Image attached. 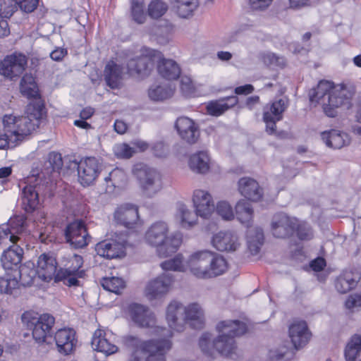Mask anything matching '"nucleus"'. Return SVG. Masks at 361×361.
I'll use <instances>...</instances> for the list:
<instances>
[{"instance_id":"obj_27","label":"nucleus","mask_w":361,"mask_h":361,"mask_svg":"<svg viewBox=\"0 0 361 361\" xmlns=\"http://www.w3.org/2000/svg\"><path fill=\"white\" fill-rule=\"evenodd\" d=\"M58 351L63 355L70 354L74 346L75 331L71 329L58 330L54 336Z\"/></svg>"},{"instance_id":"obj_8","label":"nucleus","mask_w":361,"mask_h":361,"mask_svg":"<svg viewBox=\"0 0 361 361\" xmlns=\"http://www.w3.org/2000/svg\"><path fill=\"white\" fill-rule=\"evenodd\" d=\"M289 101L287 97L276 99L264 107L263 120L266 123L267 131L272 134L276 131V122L283 118V114L287 109Z\"/></svg>"},{"instance_id":"obj_2","label":"nucleus","mask_w":361,"mask_h":361,"mask_svg":"<svg viewBox=\"0 0 361 361\" xmlns=\"http://www.w3.org/2000/svg\"><path fill=\"white\" fill-rule=\"evenodd\" d=\"M169 227L164 221L153 224L145 234L147 242L157 247V253L161 257H167L176 252L182 243V235L176 233L169 237Z\"/></svg>"},{"instance_id":"obj_16","label":"nucleus","mask_w":361,"mask_h":361,"mask_svg":"<svg viewBox=\"0 0 361 361\" xmlns=\"http://www.w3.org/2000/svg\"><path fill=\"white\" fill-rule=\"evenodd\" d=\"M38 276L44 281H49L57 278V262L56 257L51 253H43L37 260Z\"/></svg>"},{"instance_id":"obj_50","label":"nucleus","mask_w":361,"mask_h":361,"mask_svg":"<svg viewBox=\"0 0 361 361\" xmlns=\"http://www.w3.org/2000/svg\"><path fill=\"white\" fill-rule=\"evenodd\" d=\"M178 213L181 219V224L183 227H190L195 224L197 216V214L190 211L185 204H180L178 206Z\"/></svg>"},{"instance_id":"obj_61","label":"nucleus","mask_w":361,"mask_h":361,"mask_svg":"<svg viewBox=\"0 0 361 361\" xmlns=\"http://www.w3.org/2000/svg\"><path fill=\"white\" fill-rule=\"evenodd\" d=\"M180 90L183 94L186 97H189L193 93V85L190 78L187 76L181 77Z\"/></svg>"},{"instance_id":"obj_4","label":"nucleus","mask_w":361,"mask_h":361,"mask_svg":"<svg viewBox=\"0 0 361 361\" xmlns=\"http://www.w3.org/2000/svg\"><path fill=\"white\" fill-rule=\"evenodd\" d=\"M23 324L32 331V338L37 343H51V330L55 323L54 317L49 314L39 315L38 313L28 311L22 314Z\"/></svg>"},{"instance_id":"obj_6","label":"nucleus","mask_w":361,"mask_h":361,"mask_svg":"<svg viewBox=\"0 0 361 361\" xmlns=\"http://www.w3.org/2000/svg\"><path fill=\"white\" fill-rule=\"evenodd\" d=\"M161 59V51L155 49H145L140 56L128 61L127 63L128 73L130 75L147 76L153 70L154 64Z\"/></svg>"},{"instance_id":"obj_9","label":"nucleus","mask_w":361,"mask_h":361,"mask_svg":"<svg viewBox=\"0 0 361 361\" xmlns=\"http://www.w3.org/2000/svg\"><path fill=\"white\" fill-rule=\"evenodd\" d=\"M64 235L66 242L75 249L86 247L91 239L82 221L70 223L64 231Z\"/></svg>"},{"instance_id":"obj_32","label":"nucleus","mask_w":361,"mask_h":361,"mask_svg":"<svg viewBox=\"0 0 361 361\" xmlns=\"http://www.w3.org/2000/svg\"><path fill=\"white\" fill-rule=\"evenodd\" d=\"M157 71L159 74L164 78L171 80H176L180 75V68L179 65L172 59H166L163 57L157 62Z\"/></svg>"},{"instance_id":"obj_62","label":"nucleus","mask_w":361,"mask_h":361,"mask_svg":"<svg viewBox=\"0 0 361 361\" xmlns=\"http://www.w3.org/2000/svg\"><path fill=\"white\" fill-rule=\"evenodd\" d=\"M345 306L350 310L361 307V295L358 294L350 295L345 300Z\"/></svg>"},{"instance_id":"obj_44","label":"nucleus","mask_w":361,"mask_h":361,"mask_svg":"<svg viewBox=\"0 0 361 361\" xmlns=\"http://www.w3.org/2000/svg\"><path fill=\"white\" fill-rule=\"evenodd\" d=\"M63 165V161L61 154L55 152H50L48 159L44 164V170L47 171L45 173H59V171L62 169Z\"/></svg>"},{"instance_id":"obj_37","label":"nucleus","mask_w":361,"mask_h":361,"mask_svg":"<svg viewBox=\"0 0 361 361\" xmlns=\"http://www.w3.org/2000/svg\"><path fill=\"white\" fill-rule=\"evenodd\" d=\"M20 90L23 96L28 99H32L30 102H34L35 99H42L38 93V88L35 78L31 75L25 74L22 78L20 83Z\"/></svg>"},{"instance_id":"obj_49","label":"nucleus","mask_w":361,"mask_h":361,"mask_svg":"<svg viewBox=\"0 0 361 361\" xmlns=\"http://www.w3.org/2000/svg\"><path fill=\"white\" fill-rule=\"evenodd\" d=\"M168 5L161 0H152L148 5V15L154 19H158L165 14Z\"/></svg>"},{"instance_id":"obj_33","label":"nucleus","mask_w":361,"mask_h":361,"mask_svg":"<svg viewBox=\"0 0 361 361\" xmlns=\"http://www.w3.org/2000/svg\"><path fill=\"white\" fill-rule=\"evenodd\" d=\"M123 68L114 63L109 61L105 66L104 71V80L106 85L111 89L118 88L123 78Z\"/></svg>"},{"instance_id":"obj_15","label":"nucleus","mask_w":361,"mask_h":361,"mask_svg":"<svg viewBox=\"0 0 361 361\" xmlns=\"http://www.w3.org/2000/svg\"><path fill=\"white\" fill-rule=\"evenodd\" d=\"M175 128L180 138L190 145L196 143L200 138V131L198 126L188 117L177 118Z\"/></svg>"},{"instance_id":"obj_22","label":"nucleus","mask_w":361,"mask_h":361,"mask_svg":"<svg viewBox=\"0 0 361 361\" xmlns=\"http://www.w3.org/2000/svg\"><path fill=\"white\" fill-rule=\"evenodd\" d=\"M295 223L285 214H276L272 219L271 231L273 235L279 238H285L293 234Z\"/></svg>"},{"instance_id":"obj_42","label":"nucleus","mask_w":361,"mask_h":361,"mask_svg":"<svg viewBox=\"0 0 361 361\" xmlns=\"http://www.w3.org/2000/svg\"><path fill=\"white\" fill-rule=\"evenodd\" d=\"M173 7L181 18L191 16L197 7L196 0H173Z\"/></svg>"},{"instance_id":"obj_56","label":"nucleus","mask_w":361,"mask_h":361,"mask_svg":"<svg viewBox=\"0 0 361 361\" xmlns=\"http://www.w3.org/2000/svg\"><path fill=\"white\" fill-rule=\"evenodd\" d=\"M16 11L15 0H0V16L10 18Z\"/></svg>"},{"instance_id":"obj_53","label":"nucleus","mask_w":361,"mask_h":361,"mask_svg":"<svg viewBox=\"0 0 361 361\" xmlns=\"http://www.w3.org/2000/svg\"><path fill=\"white\" fill-rule=\"evenodd\" d=\"M104 179L106 183L111 181L114 187H118L121 183L126 181V176L123 171L116 169L110 172L109 176Z\"/></svg>"},{"instance_id":"obj_1","label":"nucleus","mask_w":361,"mask_h":361,"mask_svg":"<svg viewBox=\"0 0 361 361\" xmlns=\"http://www.w3.org/2000/svg\"><path fill=\"white\" fill-rule=\"evenodd\" d=\"M45 115L43 101L35 99L27 105L24 116L5 115L3 118L4 130L10 133L14 142L19 144L39 127L40 120Z\"/></svg>"},{"instance_id":"obj_57","label":"nucleus","mask_w":361,"mask_h":361,"mask_svg":"<svg viewBox=\"0 0 361 361\" xmlns=\"http://www.w3.org/2000/svg\"><path fill=\"white\" fill-rule=\"evenodd\" d=\"M227 109L224 100L212 102L207 106V111L212 116H219L224 113Z\"/></svg>"},{"instance_id":"obj_43","label":"nucleus","mask_w":361,"mask_h":361,"mask_svg":"<svg viewBox=\"0 0 361 361\" xmlns=\"http://www.w3.org/2000/svg\"><path fill=\"white\" fill-rule=\"evenodd\" d=\"M14 271L18 272L20 282L23 286H31L34 282L35 276L38 275L37 269L27 265H20Z\"/></svg>"},{"instance_id":"obj_17","label":"nucleus","mask_w":361,"mask_h":361,"mask_svg":"<svg viewBox=\"0 0 361 361\" xmlns=\"http://www.w3.org/2000/svg\"><path fill=\"white\" fill-rule=\"evenodd\" d=\"M26 230V219L23 216H16L11 218L7 224V227L4 229V235H0V249L5 240L16 243L20 239L18 236Z\"/></svg>"},{"instance_id":"obj_60","label":"nucleus","mask_w":361,"mask_h":361,"mask_svg":"<svg viewBox=\"0 0 361 361\" xmlns=\"http://www.w3.org/2000/svg\"><path fill=\"white\" fill-rule=\"evenodd\" d=\"M115 154L121 158H130L133 156L134 150L127 144L118 145L114 149Z\"/></svg>"},{"instance_id":"obj_45","label":"nucleus","mask_w":361,"mask_h":361,"mask_svg":"<svg viewBox=\"0 0 361 361\" xmlns=\"http://www.w3.org/2000/svg\"><path fill=\"white\" fill-rule=\"evenodd\" d=\"M101 285L104 289L116 294H119L121 291L125 288L126 282L121 278L113 276L104 278L101 282Z\"/></svg>"},{"instance_id":"obj_14","label":"nucleus","mask_w":361,"mask_h":361,"mask_svg":"<svg viewBox=\"0 0 361 361\" xmlns=\"http://www.w3.org/2000/svg\"><path fill=\"white\" fill-rule=\"evenodd\" d=\"M211 251L202 250L192 254L188 265L191 273L201 279H208Z\"/></svg>"},{"instance_id":"obj_30","label":"nucleus","mask_w":361,"mask_h":361,"mask_svg":"<svg viewBox=\"0 0 361 361\" xmlns=\"http://www.w3.org/2000/svg\"><path fill=\"white\" fill-rule=\"evenodd\" d=\"M321 137L326 146L334 149H341L350 143L348 135L336 129L322 132Z\"/></svg>"},{"instance_id":"obj_40","label":"nucleus","mask_w":361,"mask_h":361,"mask_svg":"<svg viewBox=\"0 0 361 361\" xmlns=\"http://www.w3.org/2000/svg\"><path fill=\"white\" fill-rule=\"evenodd\" d=\"M253 209L250 202L245 200H239L235 205L236 217L243 224L248 227L253 218Z\"/></svg>"},{"instance_id":"obj_20","label":"nucleus","mask_w":361,"mask_h":361,"mask_svg":"<svg viewBox=\"0 0 361 361\" xmlns=\"http://www.w3.org/2000/svg\"><path fill=\"white\" fill-rule=\"evenodd\" d=\"M192 200L195 212L200 217L207 219L214 210V204L212 196L205 190H195Z\"/></svg>"},{"instance_id":"obj_35","label":"nucleus","mask_w":361,"mask_h":361,"mask_svg":"<svg viewBox=\"0 0 361 361\" xmlns=\"http://www.w3.org/2000/svg\"><path fill=\"white\" fill-rule=\"evenodd\" d=\"M190 169L196 173L205 174L209 170V157L207 152L192 154L189 159Z\"/></svg>"},{"instance_id":"obj_21","label":"nucleus","mask_w":361,"mask_h":361,"mask_svg":"<svg viewBox=\"0 0 361 361\" xmlns=\"http://www.w3.org/2000/svg\"><path fill=\"white\" fill-rule=\"evenodd\" d=\"M212 243L220 252H234L240 246L238 236L231 231H220L215 234Z\"/></svg>"},{"instance_id":"obj_3","label":"nucleus","mask_w":361,"mask_h":361,"mask_svg":"<svg viewBox=\"0 0 361 361\" xmlns=\"http://www.w3.org/2000/svg\"><path fill=\"white\" fill-rule=\"evenodd\" d=\"M219 336L212 341V346L220 354L228 356L234 353L236 345L234 338L247 331L246 324L239 320H226L218 324Z\"/></svg>"},{"instance_id":"obj_19","label":"nucleus","mask_w":361,"mask_h":361,"mask_svg":"<svg viewBox=\"0 0 361 361\" xmlns=\"http://www.w3.org/2000/svg\"><path fill=\"white\" fill-rule=\"evenodd\" d=\"M185 307L178 301H172L166 310V319L169 327L178 332L184 329L185 317H184Z\"/></svg>"},{"instance_id":"obj_38","label":"nucleus","mask_w":361,"mask_h":361,"mask_svg":"<svg viewBox=\"0 0 361 361\" xmlns=\"http://www.w3.org/2000/svg\"><path fill=\"white\" fill-rule=\"evenodd\" d=\"M184 317H185V323L189 322L194 329L203 327V313L199 305L192 304L185 307Z\"/></svg>"},{"instance_id":"obj_52","label":"nucleus","mask_w":361,"mask_h":361,"mask_svg":"<svg viewBox=\"0 0 361 361\" xmlns=\"http://www.w3.org/2000/svg\"><path fill=\"white\" fill-rule=\"evenodd\" d=\"M164 270L183 271V257L180 255H176L173 259L166 260L161 264Z\"/></svg>"},{"instance_id":"obj_47","label":"nucleus","mask_w":361,"mask_h":361,"mask_svg":"<svg viewBox=\"0 0 361 361\" xmlns=\"http://www.w3.org/2000/svg\"><path fill=\"white\" fill-rule=\"evenodd\" d=\"M130 4L132 19L138 24H143L147 19L143 1L141 0H130Z\"/></svg>"},{"instance_id":"obj_23","label":"nucleus","mask_w":361,"mask_h":361,"mask_svg":"<svg viewBox=\"0 0 361 361\" xmlns=\"http://www.w3.org/2000/svg\"><path fill=\"white\" fill-rule=\"evenodd\" d=\"M289 336L295 350L305 346L311 337L305 322L300 321L293 323L289 327Z\"/></svg>"},{"instance_id":"obj_31","label":"nucleus","mask_w":361,"mask_h":361,"mask_svg":"<svg viewBox=\"0 0 361 361\" xmlns=\"http://www.w3.org/2000/svg\"><path fill=\"white\" fill-rule=\"evenodd\" d=\"M106 336L104 331L96 330L92 338V347L94 350L104 353L106 355H112L118 351V347L111 343Z\"/></svg>"},{"instance_id":"obj_29","label":"nucleus","mask_w":361,"mask_h":361,"mask_svg":"<svg viewBox=\"0 0 361 361\" xmlns=\"http://www.w3.org/2000/svg\"><path fill=\"white\" fill-rule=\"evenodd\" d=\"M42 185L39 184L27 185L22 190V202L27 212H32L39 205V192Z\"/></svg>"},{"instance_id":"obj_41","label":"nucleus","mask_w":361,"mask_h":361,"mask_svg":"<svg viewBox=\"0 0 361 361\" xmlns=\"http://www.w3.org/2000/svg\"><path fill=\"white\" fill-rule=\"evenodd\" d=\"M208 279L223 274L227 269V262L220 255L211 252Z\"/></svg>"},{"instance_id":"obj_34","label":"nucleus","mask_w":361,"mask_h":361,"mask_svg":"<svg viewBox=\"0 0 361 361\" xmlns=\"http://www.w3.org/2000/svg\"><path fill=\"white\" fill-rule=\"evenodd\" d=\"M82 264V257L78 255H73L70 257L68 264H65L66 268L60 269L58 271L57 278L61 279L71 274H75L79 277H83L85 271L80 270Z\"/></svg>"},{"instance_id":"obj_39","label":"nucleus","mask_w":361,"mask_h":361,"mask_svg":"<svg viewBox=\"0 0 361 361\" xmlns=\"http://www.w3.org/2000/svg\"><path fill=\"white\" fill-rule=\"evenodd\" d=\"M334 87L335 86H333V84L329 81H320L316 88H313L310 91L309 97L310 102H315L322 104L323 102L325 100V97H327L329 92H331Z\"/></svg>"},{"instance_id":"obj_36","label":"nucleus","mask_w":361,"mask_h":361,"mask_svg":"<svg viewBox=\"0 0 361 361\" xmlns=\"http://www.w3.org/2000/svg\"><path fill=\"white\" fill-rule=\"evenodd\" d=\"M264 243V233L261 228H250L247 231V249L252 255L259 252Z\"/></svg>"},{"instance_id":"obj_25","label":"nucleus","mask_w":361,"mask_h":361,"mask_svg":"<svg viewBox=\"0 0 361 361\" xmlns=\"http://www.w3.org/2000/svg\"><path fill=\"white\" fill-rule=\"evenodd\" d=\"M238 184L240 193L247 200L257 202L262 197V188L255 180L243 177L238 180Z\"/></svg>"},{"instance_id":"obj_59","label":"nucleus","mask_w":361,"mask_h":361,"mask_svg":"<svg viewBox=\"0 0 361 361\" xmlns=\"http://www.w3.org/2000/svg\"><path fill=\"white\" fill-rule=\"evenodd\" d=\"M17 5L25 13L32 12L37 6L39 0H15Z\"/></svg>"},{"instance_id":"obj_5","label":"nucleus","mask_w":361,"mask_h":361,"mask_svg":"<svg viewBox=\"0 0 361 361\" xmlns=\"http://www.w3.org/2000/svg\"><path fill=\"white\" fill-rule=\"evenodd\" d=\"M133 173L145 196L152 197L161 190V177L156 169L143 164H137L134 166Z\"/></svg>"},{"instance_id":"obj_54","label":"nucleus","mask_w":361,"mask_h":361,"mask_svg":"<svg viewBox=\"0 0 361 361\" xmlns=\"http://www.w3.org/2000/svg\"><path fill=\"white\" fill-rule=\"evenodd\" d=\"M216 212L224 220H231L234 218V214L231 206L225 201L219 202L216 206Z\"/></svg>"},{"instance_id":"obj_26","label":"nucleus","mask_w":361,"mask_h":361,"mask_svg":"<svg viewBox=\"0 0 361 361\" xmlns=\"http://www.w3.org/2000/svg\"><path fill=\"white\" fill-rule=\"evenodd\" d=\"M130 312L133 321L142 327H152L155 324L154 315L146 307L133 304L130 306Z\"/></svg>"},{"instance_id":"obj_12","label":"nucleus","mask_w":361,"mask_h":361,"mask_svg":"<svg viewBox=\"0 0 361 361\" xmlns=\"http://www.w3.org/2000/svg\"><path fill=\"white\" fill-rule=\"evenodd\" d=\"M171 348V342L165 338L144 341L145 361H166L165 354Z\"/></svg>"},{"instance_id":"obj_48","label":"nucleus","mask_w":361,"mask_h":361,"mask_svg":"<svg viewBox=\"0 0 361 361\" xmlns=\"http://www.w3.org/2000/svg\"><path fill=\"white\" fill-rule=\"evenodd\" d=\"M173 94V90L168 86L157 85L149 90V97L154 101L166 99Z\"/></svg>"},{"instance_id":"obj_7","label":"nucleus","mask_w":361,"mask_h":361,"mask_svg":"<svg viewBox=\"0 0 361 361\" xmlns=\"http://www.w3.org/2000/svg\"><path fill=\"white\" fill-rule=\"evenodd\" d=\"M72 169H77L78 180L83 186H88L92 184L98 177L102 166L95 157H86L79 162L74 160L69 166Z\"/></svg>"},{"instance_id":"obj_55","label":"nucleus","mask_w":361,"mask_h":361,"mask_svg":"<svg viewBox=\"0 0 361 361\" xmlns=\"http://www.w3.org/2000/svg\"><path fill=\"white\" fill-rule=\"evenodd\" d=\"M199 345L204 354L208 356L213 355L215 348L212 346V343H211V335L209 334L204 333L202 334L200 338Z\"/></svg>"},{"instance_id":"obj_64","label":"nucleus","mask_w":361,"mask_h":361,"mask_svg":"<svg viewBox=\"0 0 361 361\" xmlns=\"http://www.w3.org/2000/svg\"><path fill=\"white\" fill-rule=\"evenodd\" d=\"M288 353V348L284 345L276 350H271L269 356L271 360L277 361L285 357Z\"/></svg>"},{"instance_id":"obj_11","label":"nucleus","mask_w":361,"mask_h":361,"mask_svg":"<svg viewBox=\"0 0 361 361\" xmlns=\"http://www.w3.org/2000/svg\"><path fill=\"white\" fill-rule=\"evenodd\" d=\"M27 60L22 54L7 56L0 63V74L6 78L13 79L19 77L25 71Z\"/></svg>"},{"instance_id":"obj_10","label":"nucleus","mask_w":361,"mask_h":361,"mask_svg":"<svg viewBox=\"0 0 361 361\" xmlns=\"http://www.w3.org/2000/svg\"><path fill=\"white\" fill-rule=\"evenodd\" d=\"M350 97L351 94L345 87H334L329 92V95L327 97H325V100L322 104L325 114L329 117H335L336 116V109L345 104H348Z\"/></svg>"},{"instance_id":"obj_63","label":"nucleus","mask_w":361,"mask_h":361,"mask_svg":"<svg viewBox=\"0 0 361 361\" xmlns=\"http://www.w3.org/2000/svg\"><path fill=\"white\" fill-rule=\"evenodd\" d=\"M262 60L267 65L283 66L284 64L283 59L277 56L273 53L264 54L262 56Z\"/></svg>"},{"instance_id":"obj_51","label":"nucleus","mask_w":361,"mask_h":361,"mask_svg":"<svg viewBox=\"0 0 361 361\" xmlns=\"http://www.w3.org/2000/svg\"><path fill=\"white\" fill-rule=\"evenodd\" d=\"M18 286V281L16 279L11 277H0V293L12 294L13 290L16 289Z\"/></svg>"},{"instance_id":"obj_13","label":"nucleus","mask_w":361,"mask_h":361,"mask_svg":"<svg viewBox=\"0 0 361 361\" xmlns=\"http://www.w3.org/2000/svg\"><path fill=\"white\" fill-rule=\"evenodd\" d=\"M126 243V238H121L118 241L114 239L105 240L96 245L95 250L98 255L106 259L120 258L125 255Z\"/></svg>"},{"instance_id":"obj_24","label":"nucleus","mask_w":361,"mask_h":361,"mask_svg":"<svg viewBox=\"0 0 361 361\" xmlns=\"http://www.w3.org/2000/svg\"><path fill=\"white\" fill-rule=\"evenodd\" d=\"M114 219L125 227L132 228L139 219L138 208L130 204L121 205L114 212Z\"/></svg>"},{"instance_id":"obj_18","label":"nucleus","mask_w":361,"mask_h":361,"mask_svg":"<svg viewBox=\"0 0 361 361\" xmlns=\"http://www.w3.org/2000/svg\"><path fill=\"white\" fill-rule=\"evenodd\" d=\"M173 281L170 274H163L150 281L146 287V295L150 299H156L166 295Z\"/></svg>"},{"instance_id":"obj_58","label":"nucleus","mask_w":361,"mask_h":361,"mask_svg":"<svg viewBox=\"0 0 361 361\" xmlns=\"http://www.w3.org/2000/svg\"><path fill=\"white\" fill-rule=\"evenodd\" d=\"M297 235L301 240H310L313 238L311 226L307 224H300L297 228Z\"/></svg>"},{"instance_id":"obj_28","label":"nucleus","mask_w":361,"mask_h":361,"mask_svg":"<svg viewBox=\"0 0 361 361\" xmlns=\"http://www.w3.org/2000/svg\"><path fill=\"white\" fill-rule=\"evenodd\" d=\"M23 250L18 245L10 246L1 257L2 266L5 269L16 270L20 266Z\"/></svg>"},{"instance_id":"obj_46","label":"nucleus","mask_w":361,"mask_h":361,"mask_svg":"<svg viewBox=\"0 0 361 361\" xmlns=\"http://www.w3.org/2000/svg\"><path fill=\"white\" fill-rule=\"evenodd\" d=\"M361 350V337L354 335L348 343L345 350V357L347 361H355V359Z\"/></svg>"}]
</instances>
